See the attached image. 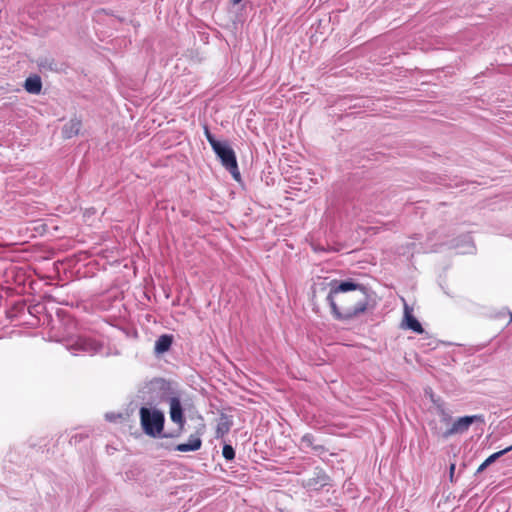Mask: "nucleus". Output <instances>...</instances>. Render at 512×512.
Segmentation results:
<instances>
[{
  "label": "nucleus",
  "mask_w": 512,
  "mask_h": 512,
  "mask_svg": "<svg viewBox=\"0 0 512 512\" xmlns=\"http://www.w3.org/2000/svg\"><path fill=\"white\" fill-rule=\"evenodd\" d=\"M81 129V121L77 118L71 119L68 123L63 126L62 134L66 139H70L76 136Z\"/></svg>",
  "instance_id": "nucleus-9"
},
{
  "label": "nucleus",
  "mask_w": 512,
  "mask_h": 512,
  "mask_svg": "<svg viewBox=\"0 0 512 512\" xmlns=\"http://www.w3.org/2000/svg\"><path fill=\"white\" fill-rule=\"evenodd\" d=\"M509 452V449H503L498 452L493 453L490 455L477 469V472L480 473L484 471L489 465L494 463L497 459H499L501 456L505 455Z\"/></svg>",
  "instance_id": "nucleus-14"
},
{
  "label": "nucleus",
  "mask_w": 512,
  "mask_h": 512,
  "mask_svg": "<svg viewBox=\"0 0 512 512\" xmlns=\"http://www.w3.org/2000/svg\"><path fill=\"white\" fill-rule=\"evenodd\" d=\"M404 317H405L406 327L408 329H411L412 331L419 333V334L423 333V328H422L421 324L412 315L407 304H405Z\"/></svg>",
  "instance_id": "nucleus-10"
},
{
  "label": "nucleus",
  "mask_w": 512,
  "mask_h": 512,
  "mask_svg": "<svg viewBox=\"0 0 512 512\" xmlns=\"http://www.w3.org/2000/svg\"><path fill=\"white\" fill-rule=\"evenodd\" d=\"M102 346L99 342L94 339L86 337H77L72 340L68 345V349L72 354L76 355L78 352H85L88 354H95L101 350Z\"/></svg>",
  "instance_id": "nucleus-6"
},
{
  "label": "nucleus",
  "mask_w": 512,
  "mask_h": 512,
  "mask_svg": "<svg viewBox=\"0 0 512 512\" xmlns=\"http://www.w3.org/2000/svg\"><path fill=\"white\" fill-rule=\"evenodd\" d=\"M313 439L311 434H305L301 438V444L305 447H313Z\"/></svg>",
  "instance_id": "nucleus-18"
},
{
  "label": "nucleus",
  "mask_w": 512,
  "mask_h": 512,
  "mask_svg": "<svg viewBox=\"0 0 512 512\" xmlns=\"http://www.w3.org/2000/svg\"><path fill=\"white\" fill-rule=\"evenodd\" d=\"M230 428L231 423L228 421V419L225 417L221 418L216 427L215 437L222 438L225 434L229 432Z\"/></svg>",
  "instance_id": "nucleus-15"
},
{
  "label": "nucleus",
  "mask_w": 512,
  "mask_h": 512,
  "mask_svg": "<svg viewBox=\"0 0 512 512\" xmlns=\"http://www.w3.org/2000/svg\"><path fill=\"white\" fill-rule=\"evenodd\" d=\"M455 469H456V465L454 463L450 464V467H449V477H450V481L451 482H453V477H454Z\"/></svg>",
  "instance_id": "nucleus-20"
},
{
  "label": "nucleus",
  "mask_w": 512,
  "mask_h": 512,
  "mask_svg": "<svg viewBox=\"0 0 512 512\" xmlns=\"http://www.w3.org/2000/svg\"><path fill=\"white\" fill-rule=\"evenodd\" d=\"M505 449H509V452H510V451H512V445H511V446L506 447Z\"/></svg>",
  "instance_id": "nucleus-23"
},
{
  "label": "nucleus",
  "mask_w": 512,
  "mask_h": 512,
  "mask_svg": "<svg viewBox=\"0 0 512 512\" xmlns=\"http://www.w3.org/2000/svg\"><path fill=\"white\" fill-rule=\"evenodd\" d=\"M205 136L209 144L211 145L212 149L216 147V145L220 144L221 141L216 140V138L212 135V133L209 131L207 127H205Z\"/></svg>",
  "instance_id": "nucleus-17"
},
{
  "label": "nucleus",
  "mask_w": 512,
  "mask_h": 512,
  "mask_svg": "<svg viewBox=\"0 0 512 512\" xmlns=\"http://www.w3.org/2000/svg\"><path fill=\"white\" fill-rule=\"evenodd\" d=\"M242 0H232L233 4H239Z\"/></svg>",
  "instance_id": "nucleus-22"
},
{
  "label": "nucleus",
  "mask_w": 512,
  "mask_h": 512,
  "mask_svg": "<svg viewBox=\"0 0 512 512\" xmlns=\"http://www.w3.org/2000/svg\"><path fill=\"white\" fill-rule=\"evenodd\" d=\"M222 455L226 460L231 461L235 458V451L231 445L225 444L223 446Z\"/></svg>",
  "instance_id": "nucleus-16"
},
{
  "label": "nucleus",
  "mask_w": 512,
  "mask_h": 512,
  "mask_svg": "<svg viewBox=\"0 0 512 512\" xmlns=\"http://www.w3.org/2000/svg\"><path fill=\"white\" fill-rule=\"evenodd\" d=\"M140 423L144 433L150 437H159L164 428L165 417L157 409L141 407L139 411Z\"/></svg>",
  "instance_id": "nucleus-4"
},
{
  "label": "nucleus",
  "mask_w": 512,
  "mask_h": 512,
  "mask_svg": "<svg viewBox=\"0 0 512 512\" xmlns=\"http://www.w3.org/2000/svg\"><path fill=\"white\" fill-rule=\"evenodd\" d=\"M202 446V440L198 435H190L187 443L178 444L175 450L179 452L197 451Z\"/></svg>",
  "instance_id": "nucleus-8"
},
{
  "label": "nucleus",
  "mask_w": 512,
  "mask_h": 512,
  "mask_svg": "<svg viewBox=\"0 0 512 512\" xmlns=\"http://www.w3.org/2000/svg\"><path fill=\"white\" fill-rule=\"evenodd\" d=\"M437 413L439 415V423H437V425L441 426L443 429L444 427L445 429L449 428L453 423L451 414L441 405L437 407Z\"/></svg>",
  "instance_id": "nucleus-13"
},
{
  "label": "nucleus",
  "mask_w": 512,
  "mask_h": 512,
  "mask_svg": "<svg viewBox=\"0 0 512 512\" xmlns=\"http://www.w3.org/2000/svg\"><path fill=\"white\" fill-rule=\"evenodd\" d=\"M173 338L171 335L163 334L155 342V352L162 354L167 352L172 345Z\"/></svg>",
  "instance_id": "nucleus-11"
},
{
  "label": "nucleus",
  "mask_w": 512,
  "mask_h": 512,
  "mask_svg": "<svg viewBox=\"0 0 512 512\" xmlns=\"http://www.w3.org/2000/svg\"><path fill=\"white\" fill-rule=\"evenodd\" d=\"M24 88L31 94H39L42 89V82L39 76H31L25 80Z\"/></svg>",
  "instance_id": "nucleus-12"
},
{
  "label": "nucleus",
  "mask_w": 512,
  "mask_h": 512,
  "mask_svg": "<svg viewBox=\"0 0 512 512\" xmlns=\"http://www.w3.org/2000/svg\"><path fill=\"white\" fill-rule=\"evenodd\" d=\"M461 242L465 245V246H468V249L463 251V253H466L468 252L469 250H471L473 247H472V243H471V238L469 236H464L462 239H461Z\"/></svg>",
  "instance_id": "nucleus-19"
},
{
  "label": "nucleus",
  "mask_w": 512,
  "mask_h": 512,
  "mask_svg": "<svg viewBox=\"0 0 512 512\" xmlns=\"http://www.w3.org/2000/svg\"><path fill=\"white\" fill-rule=\"evenodd\" d=\"M213 151L220 159L221 164L231 173L235 180L240 179L237 159L234 150L227 142H221L213 148Z\"/></svg>",
  "instance_id": "nucleus-5"
},
{
  "label": "nucleus",
  "mask_w": 512,
  "mask_h": 512,
  "mask_svg": "<svg viewBox=\"0 0 512 512\" xmlns=\"http://www.w3.org/2000/svg\"><path fill=\"white\" fill-rule=\"evenodd\" d=\"M480 422L484 423L485 419L483 415H471V416H463L454 420L449 428L443 429L441 426L437 425L436 421H430L429 426L431 428L432 434L440 439H448L456 434H463L467 432L470 426L475 423Z\"/></svg>",
  "instance_id": "nucleus-3"
},
{
  "label": "nucleus",
  "mask_w": 512,
  "mask_h": 512,
  "mask_svg": "<svg viewBox=\"0 0 512 512\" xmlns=\"http://www.w3.org/2000/svg\"><path fill=\"white\" fill-rule=\"evenodd\" d=\"M168 401L170 405V418L172 422L177 424L180 427V429H182L185 424V417L183 414V408L180 398L177 395V393H175L172 397H170Z\"/></svg>",
  "instance_id": "nucleus-7"
},
{
  "label": "nucleus",
  "mask_w": 512,
  "mask_h": 512,
  "mask_svg": "<svg viewBox=\"0 0 512 512\" xmlns=\"http://www.w3.org/2000/svg\"><path fill=\"white\" fill-rule=\"evenodd\" d=\"M450 247L451 248H459V243L458 242L457 243L453 242V243L450 244Z\"/></svg>",
  "instance_id": "nucleus-21"
},
{
  "label": "nucleus",
  "mask_w": 512,
  "mask_h": 512,
  "mask_svg": "<svg viewBox=\"0 0 512 512\" xmlns=\"http://www.w3.org/2000/svg\"><path fill=\"white\" fill-rule=\"evenodd\" d=\"M176 392L172 383L163 378H154L146 382L139 390V397L150 406L168 401Z\"/></svg>",
  "instance_id": "nucleus-2"
},
{
  "label": "nucleus",
  "mask_w": 512,
  "mask_h": 512,
  "mask_svg": "<svg viewBox=\"0 0 512 512\" xmlns=\"http://www.w3.org/2000/svg\"><path fill=\"white\" fill-rule=\"evenodd\" d=\"M331 313L339 321H349L359 317L368 309V290L352 280L333 282L326 298Z\"/></svg>",
  "instance_id": "nucleus-1"
}]
</instances>
